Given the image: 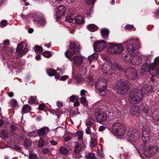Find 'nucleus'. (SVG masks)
Masks as SVG:
<instances>
[{"label": "nucleus", "mask_w": 159, "mask_h": 159, "mask_svg": "<svg viewBox=\"0 0 159 159\" xmlns=\"http://www.w3.org/2000/svg\"><path fill=\"white\" fill-rule=\"evenodd\" d=\"M30 106L28 104H26L22 107V113L23 114L28 112L30 111Z\"/></svg>", "instance_id": "30"}, {"label": "nucleus", "mask_w": 159, "mask_h": 159, "mask_svg": "<svg viewBox=\"0 0 159 159\" xmlns=\"http://www.w3.org/2000/svg\"><path fill=\"white\" fill-rule=\"evenodd\" d=\"M46 106V105L44 103H41L39 105L38 109L39 110H43L44 108Z\"/></svg>", "instance_id": "50"}, {"label": "nucleus", "mask_w": 159, "mask_h": 159, "mask_svg": "<svg viewBox=\"0 0 159 159\" xmlns=\"http://www.w3.org/2000/svg\"><path fill=\"white\" fill-rule=\"evenodd\" d=\"M17 102L15 99H13L12 100L11 103V105L12 107H14L17 105Z\"/></svg>", "instance_id": "48"}, {"label": "nucleus", "mask_w": 159, "mask_h": 159, "mask_svg": "<svg viewBox=\"0 0 159 159\" xmlns=\"http://www.w3.org/2000/svg\"><path fill=\"white\" fill-rule=\"evenodd\" d=\"M60 152L62 154H66L68 153L67 149L64 146H61L59 149Z\"/></svg>", "instance_id": "34"}, {"label": "nucleus", "mask_w": 159, "mask_h": 159, "mask_svg": "<svg viewBox=\"0 0 159 159\" xmlns=\"http://www.w3.org/2000/svg\"><path fill=\"white\" fill-rule=\"evenodd\" d=\"M117 112V110L115 108H112L111 110H110L109 112L110 113H112L113 114H116V112Z\"/></svg>", "instance_id": "59"}, {"label": "nucleus", "mask_w": 159, "mask_h": 159, "mask_svg": "<svg viewBox=\"0 0 159 159\" xmlns=\"http://www.w3.org/2000/svg\"><path fill=\"white\" fill-rule=\"evenodd\" d=\"M32 142L31 139L30 138H26L24 142V145L27 148L32 144Z\"/></svg>", "instance_id": "31"}, {"label": "nucleus", "mask_w": 159, "mask_h": 159, "mask_svg": "<svg viewBox=\"0 0 159 159\" xmlns=\"http://www.w3.org/2000/svg\"><path fill=\"white\" fill-rule=\"evenodd\" d=\"M7 24V20H3L0 22V25L1 27H4L6 26Z\"/></svg>", "instance_id": "51"}, {"label": "nucleus", "mask_w": 159, "mask_h": 159, "mask_svg": "<svg viewBox=\"0 0 159 159\" xmlns=\"http://www.w3.org/2000/svg\"><path fill=\"white\" fill-rule=\"evenodd\" d=\"M95 115L96 120L99 122L105 121L107 119V115L105 113L96 112Z\"/></svg>", "instance_id": "16"}, {"label": "nucleus", "mask_w": 159, "mask_h": 159, "mask_svg": "<svg viewBox=\"0 0 159 159\" xmlns=\"http://www.w3.org/2000/svg\"><path fill=\"white\" fill-rule=\"evenodd\" d=\"M105 127L104 126H101L99 128L98 130L101 132L105 130Z\"/></svg>", "instance_id": "60"}, {"label": "nucleus", "mask_w": 159, "mask_h": 159, "mask_svg": "<svg viewBox=\"0 0 159 159\" xmlns=\"http://www.w3.org/2000/svg\"><path fill=\"white\" fill-rule=\"evenodd\" d=\"M47 131H49L48 127L42 128L38 131L37 134L39 136H43L45 134Z\"/></svg>", "instance_id": "25"}, {"label": "nucleus", "mask_w": 159, "mask_h": 159, "mask_svg": "<svg viewBox=\"0 0 159 159\" xmlns=\"http://www.w3.org/2000/svg\"><path fill=\"white\" fill-rule=\"evenodd\" d=\"M140 94V93L138 92L137 89H132V91L130 92V103L133 104L139 103L142 98Z\"/></svg>", "instance_id": "5"}, {"label": "nucleus", "mask_w": 159, "mask_h": 159, "mask_svg": "<svg viewBox=\"0 0 159 159\" xmlns=\"http://www.w3.org/2000/svg\"><path fill=\"white\" fill-rule=\"evenodd\" d=\"M66 21H67L68 22L71 23L73 22V20H74L72 19L71 17H67L66 18Z\"/></svg>", "instance_id": "54"}, {"label": "nucleus", "mask_w": 159, "mask_h": 159, "mask_svg": "<svg viewBox=\"0 0 159 159\" xmlns=\"http://www.w3.org/2000/svg\"><path fill=\"white\" fill-rule=\"evenodd\" d=\"M23 48V45L22 43H19L17 46L16 51L19 52L20 54H25L26 53V52H23L22 51Z\"/></svg>", "instance_id": "32"}, {"label": "nucleus", "mask_w": 159, "mask_h": 159, "mask_svg": "<svg viewBox=\"0 0 159 159\" xmlns=\"http://www.w3.org/2000/svg\"><path fill=\"white\" fill-rule=\"evenodd\" d=\"M140 111V107L138 105H134L130 109V112L133 116H138Z\"/></svg>", "instance_id": "18"}, {"label": "nucleus", "mask_w": 159, "mask_h": 159, "mask_svg": "<svg viewBox=\"0 0 159 159\" xmlns=\"http://www.w3.org/2000/svg\"><path fill=\"white\" fill-rule=\"evenodd\" d=\"M80 102L82 104L85 106H87L88 105L87 100L85 97H81L80 99Z\"/></svg>", "instance_id": "36"}, {"label": "nucleus", "mask_w": 159, "mask_h": 159, "mask_svg": "<svg viewBox=\"0 0 159 159\" xmlns=\"http://www.w3.org/2000/svg\"><path fill=\"white\" fill-rule=\"evenodd\" d=\"M130 63L134 65H138L141 63L142 61L141 57L137 55H132L130 54Z\"/></svg>", "instance_id": "14"}, {"label": "nucleus", "mask_w": 159, "mask_h": 159, "mask_svg": "<svg viewBox=\"0 0 159 159\" xmlns=\"http://www.w3.org/2000/svg\"><path fill=\"white\" fill-rule=\"evenodd\" d=\"M140 132L138 130L130 129V143L134 146H135V143L134 142H136L140 137Z\"/></svg>", "instance_id": "8"}, {"label": "nucleus", "mask_w": 159, "mask_h": 159, "mask_svg": "<svg viewBox=\"0 0 159 159\" xmlns=\"http://www.w3.org/2000/svg\"><path fill=\"white\" fill-rule=\"evenodd\" d=\"M33 21L41 25H44L45 23V20L42 15H34L33 16Z\"/></svg>", "instance_id": "13"}, {"label": "nucleus", "mask_w": 159, "mask_h": 159, "mask_svg": "<svg viewBox=\"0 0 159 159\" xmlns=\"http://www.w3.org/2000/svg\"><path fill=\"white\" fill-rule=\"evenodd\" d=\"M73 60L74 65L78 66L82 63L83 59L79 55H76L73 58Z\"/></svg>", "instance_id": "20"}, {"label": "nucleus", "mask_w": 159, "mask_h": 159, "mask_svg": "<svg viewBox=\"0 0 159 159\" xmlns=\"http://www.w3.org/2000/svg\"><path fill=\"white\" fill-rule=\"evenodd\" d=\"M136 28L134 27L133 25H130V30L134 31L136 30Z\"/></svg>", "instance_id": "62"}, {"label": "nucleus", "mask_w": 159, "mask_h": 159, "mask_svg": "<svg viewBox=\"0 0 159 159\" xmlns=\"http://www.w3.org/2000/svg\"><path fill=\"white\" fill-rule=\"evenodd\" d=\"M97 143L96 141H92L91 144L90 146L91 148H93L95 147L97 145Z\"/></svg>", "instance_id": "58"}, {"label": "nucleus", "mask_w": 159, "mask_h": 159, "mask_svg": "<svg viewBox=\"0 0 159 159\" xmlns=\"http://www.w3.org/2000/svg\"><path fill=\"white\" fill-rule=\"evenodd\" d=\"M46 72L48 75L50 76H54L57 74L56 70L52 68L47 69Z\"/></svg>", "instance_id": "27"}, {"label": "nucleus", "mask_w": 159, "mask_h": 159, "mask_svg": "<svg viewBox=\"0 0 159 159\" xmlns=\"http://www.w3.org/2000/svg\"><path fill=\"white\" fill-rule=\"evenodd\" d=\"M85 157L87 159H95V157L94 154L90 152L88 155H86Z\"/></svg>", "instance_id": "40"}, {"label": "nucleus", "mask_w": 159, "mask_h": 159, "mask_svg": "<svg viewBox=\"0 0 159 159\" xmlns=\"http://www.w3.org/2000/svg\"><path fill=\"white\" fill-rule=\"evenodd\" d=\"M45 141L44 140L40 138V140L39 141V143L38 144V147L39 148H42L43 147Z\"/></svg>", "instance_id": "38"}, {"label": "nucleus", "mask_w": 159, "mask_h": 159, "mask_svg": "<svg viewBox=\"0 0 159 159\" xmlns=\"http://www.w3.org/2000/svg\"><path fill=\"white\" fill-rule=\"evenodd\" d=\"M42 153L44 154H46L49 153V151L48 148H43L42 150Z\"/></svg>", "instance_id": "53"}, {"label": "nucleus", "mask_w": 159, "mask_h": 159, "mask_svg": "<svg viewBox=\"0 0 159 159\" xmlns=\"http://www.w3.org/2000/svg\"><path fill=\"white\" fill-rule=\"evenodd\" d=\"M80 50V44L77 42H74L71 43L69 46V49L65 53V56L71 60L72 56L78 53Z\"/></svg>", "instance_id": "2"}, {"label": "nucleus", "mask_w": 159, "mask_h": 159, "mask_svg": "<svg viewBox=\"0 0 159 159\" xmlns=\"http://www.w3.org/2000/svg\"><path fill=\"white\" fill-rule=\"evenodd\" d=\"M68 78V76L67 75L62 76L61 77V80L62 81H65Z\"/></svg>", "instance_id": "56"}, {"label": "nucleus", "mask_w": 159, "mask_h": 159, "mask_svg": "<svg viewBox=\"0 0 159 159\" xmlns=\"http://www.w3.org/2000/svg\"><path fill=\"white\" fill-rule=\"evenodd\" d=\"M116 86V92L119 94H123L125 93L127 89H129L127 81L121 80L117 82Z\"/></svg>", "instance_id": "3"}, {"label": "nucleus", "mask_w": 159, "mask_h": 159, "mask_svg": "<svg viewBox=\"0 0 159 159\" xmlns=\"http://www.w3.org/2000/svg\"><path fill=\"white\" fill-rule=\"evenodd\" d=\"M34 48L35 52L36 53L37 52H42L43 51V48L39 45H36Z\"/></svg>", "instance_id": "37"}, {"label": "nucleus", "mask_w": 159, "mask_h": 159, "mask_svg": "<svg viewBox=\"0 0 159 159\" xmlns=\"http://www.w3.org/2000/svg\"><path fill=\"white\" fill-rule=\"evenodd\" d=\"M114 66V67L119 71H121L123 69L122 67L117 63H115Z\"/></svg>", "instance_id": "47"}, {"label": "nucleus", "mask_w": 159, "mask_h": 159, "mask_svg": "<svg viewBox=\"0 0 159 159\" xmlns=\"http://www.w3.org/2000/svg\"><path fill=\"white\" fill-rule=\"evenodd\" d=\"M103 69L106 72L107 74L111 75L114 70L115 68L112 67V64L110 61L107 62L103 66Z\"/></svg>", "instance_id": "12"}, {"label": "nucleus", "mask_w": 159, "mask_h": 159, "mask_svg": "<svg viewBox=\"0 0 159 159\" xmlns=\"http://www.w3.org/2000/svg\"><path fill=\"white\" fill-rule=\"evenodd\" d=\"M13 148L16 151H20L21 150V147L15 145L13 146Z\"/></svg>", "instance_id": "52"}, {"label": "nucleus", "mask_w": 159, "mask_h": 159, "mask_svg": "<svg viewBox=\"0 0 159 159\" xmlns=\"http://www.w3.org/2000/svg\"><path fill=\"white\" fill-rule=\"evenodd\" d=\"M137 89L138 92L139 93H140V95L142 98H143L145 95H148V92L146 85H144L140 90L138 89Z\"/></svg>", "instance_id": "22"}, {"label": "nucleus", "mask_w": 159, "mask_h": 159, "mask_svg": "<svg viewBox=\"0 0 159 159\" xmlns=\"http://www.w3.org/2000/svg\"><path fill=\"white\" fill-rule=\"evenodd\" d=\"M152 117L154 120L159 121V111L158 110L155 109L154 110L152 113Z\"/></svg>", "instance_id": "24"}, {"label": "nucleus", "mask_w": 159, "mask_h": 159, "mask_svg": "<svg viewBox=\"0 0 159 159\" xmlns=\"http://www.w3.org/2000/svg\"><path fill=\"white\" fill-rule=\"evenodd\" d=\"M75 22L78 25L81 24L85 22L82 16H77L74 19Z\"/></svg>", "instance_id": "26"}, {"label": "nucleus", "mask_w": 159, "mask_h": 159, "mask_svg": "<svg viewBox=\"0 0 159 159\" xmlns=\"http://www.w3.org/2000/svg\"><path fill=\"white\" fill-rule=\"evenodd\" d=\"M17 127L14 125H11V132L12 133L14 132L17 129Z\"/></svg>", "instance_id": "49"}, {"label": "nucleus", "mask_w": 159, "mask_h": 159, "mask_svg": "<svg viewBox=\"0 0 159 159\" xmlns=\"http://www.w3.org/2000/svg\"><path fill=\"white\" fill-rule=\"evenodd\" d=\"M86 133L87 134H91V132L90 131V128L89 127H87L85 131Z\"/></svg>", "instance_id": "57"}, {"label": "nucleus", "mask_w": 159, "mask_h": 159, "mask_svg": "<svg viewBox=\"0 0 159 159\" xmlns=\"http://www.w3.org/2000/svg\"><path fill=\"white\" fill-rule=\"evenodd\" d=\"M106 45V42L104 40H102L94 43L93 44V47L95 51L100 52L103 50Z\"/></svg>", "instance_id": "11"}, {"label": "nucleus", "mask_w": 159, "mask_h": 159, "mask_svg": "<svg viewBox=\"0 0 159 159\" xmlns=\"http://www.w3.org/2000/svg\"><path fill=\"white\" fill-rule=\"evenodd\" d=\"M82 150V146L80 144H76L74 148V152L75 154H79Z\"/></svg>", "instance_id": "28"}, {"label": "nucleus", "mask_w": 159, "mask_h": 159, "mask_svg": "<svg viewBox=\"0 0 159 159\" xmlns=\"http://www.w3.org/2000/svg\"><path fill=\"white\" fill-rule=\"evenodd\" d=\"M95 1L96 0H86V2L88 4L90 5L94 3Z\"/></svg>", "instance_id": "55"}, {"label": "nucleus", "mask_w": 159, "mask_h": 159, "mask_svg": "<svg viewBox=\"0 0 159 159\" xmlns=\"http://www.w3.org/2000/svg\"><path fill=\"white\" fill-rule=\"evenodd\" d=\"M56 10V19L61 20L62 16H64L65 14V9L64 6L61 5L57 7Z\"/></svg>", "instance_id": "15"}, {"label": "nucleus", "mask_w": 159, "mask_h": 159, "mask_svg": "<svg viewBox=\"0 0 159 159\" xmlns=\"http://www.w3.org/2000/svg\"><path fill=\"white\" fill-rule=\"evenodd\" d=\"M98 85L100 88H98L99 92V95L101 96H104L106 93L105 90L107 87V83L106 80L104 79H98L96 83V86Z\"/></svg>", "instance_id": "7"}, {"label": "nucleus", "mask_w": 159, "mask_h": 159, "mask_svg": "<svg viewBox=\"0 0 159 159\" xmlns=\"http://www.w3.org/2000/svg\"><path fill=\"white\" fill-rule=\"evenodd\" d=\"M1 134L3 137V139H7L8 138V134L5 130L2 132Z\"/></svg>", "instance_id": "44"}, {"label": "nucleus", "mask_w": 159, "mask_h": 159, "mask_svg": "<svg viewBox=\"0 0 159 159\" xmlns=\"http://www.w3.org/2000/svg\"><path fill=\"white\" fill-rule=\"evenodd\" d=\"M156 67V65L150 66L148 63H145L141 67V69L144 71H147L148 70H154Z\"/></svg>", "instance_id": "19"}, {"label": "nucleus", "mask_w": 159, "mask_h": 159, "mask_svg": "<svg viewBox=\"0 0 159 159\" xmlns=\"http://www.w3.org/2000/svg\"><path fill=\"white\" fill-rule=\"evenodd\" d=\"M80 105V103L79 102L77 101L76 102H75L74 103V105L75 107H77L79 106Z\"/></svg>", "instance_id": "63"}, {"label": "nucleus", "mask_w": 159, "mask_h": 159, "mask_svg": "<svg viewBox=\"0 0 159 159\" xmlns=\"http://www.w3.org/2000/svg\"><path fill=\"white\" fill-rule=\"evenodd\" d=\"M123 44L124 47H125L127 51L129 52V41L127 40L126 42H124Z\"/></svg>", "instance_id": "43"}, {"label": "nucleus", "mask_w": 159, "mask_h": 159, "mask_svg": "<svg viewBox=\"0 0 159 159\" xmlns=\"http://www.w3.org/2000/svg\"><path fill=\"white\" fill-rule=\"evenodd\" d=\"M108 45V50L109 52L111 54H119L121 53L123 50V47L121 44L117 45L115 43H109Z\"/></svg>", "instance_id": "6"}, {"label": "nucleus", "mask_w": 159, "mask_h": 159, "mask_svg": "<svg viewBox=\"0 0 159 159\" xmlns=\"http://www.w3.org/2000/svg\"><path fill=\"white\" fill-rule=\"evenodd\" d=\"M85 124L87 127H89L90 128L93 126L94 124L92 121H90L89 120H86Z\"/></svg>", "instance_id": "39"}, {"label": "nucleus", "mask_w": 159, "mask_h": 159, "mask_svg": "<svg viewBox=\"0 0 159 159\" xmlns=\"http://www.w3.org/2000/svg\"><path fill=\"white\" fill-rule=\"evenodd\" d=\"M3 44L5 45H8L10 44V41L8 40H6L3 42Z\"/></svg>", "instance_id": "61"}, {"label": "nucleus", "mask_w": 159, "mask_h": 159, "mask_svg": "<svg viewBox=\"0 0 159 159\" xmlns=\"http://www.w3.org/2000/svg\"><path fill=\"white\" fill-rule=\"evenodd\" d=\"M88 29L90 31L94 32L98 30V27L94 24L89 25L87 27Z\"/></svg>", "instance_id": "29"}, {"label": "nucleus", "mask_w": 159, "mask_h": 159, "mask_svg": "<svg viewBox=\"0 0 159 159\" xmlns=\"http://www.w3.org/2000/svg\"><path fill=\"white\" fill-rule=\"evenodd\" d=\"M78 99V96L73 95L69 98V100L70 102H73L75 100H77Z\"/></svg>", "instance_id": "45"}, {"label": "nucleus", "mask_w": 159, "mask_h": 159, "mask_svg": "<svg viewBox=\"0 0 159 159\" xmlns=\"http://www.w3.org/2000/svg\"><path fill=\"white\" fill-rule=\"evenodd\" d=\"M138 76L136 70L134 68L130 67V80H135L137 78Z\"/></svg>", "instance_id": "21"}, {"label": "nucleus", "mask_w": 159, "mask_h": 159, "mask_svg": "<svg viewBox=\"0 0 159 159\" xmlns=\"http://www.w3.org/2000/svg\"><path fill=\"white\" fill-rule=\"evenodd\" d=\"M72 75L73 80L75 81H76L77 83L81 84L83 82L84 79L80 74L75 72L74 71H73Z\"/></svg>", "instance_id": "17"}, {"label": "nucleus", "mask_w": 159, "mask_h": 159, "mask_svg": "<svg viewBox=\"0 0 159 159\" xmlns=\"http://www.w3.org/2000/svg\"><path fill=\"white\" fill-rule=\"evenodd\" d=\"M146 88H147V90L148 91V93H150L152 92L153 90V87L152 85H145Z\"/></svg>", "instance_id": "42"}, {"label": "nucleus", "mask_w": 159, "mask_h": 159, "mask_svg": "<svg viewBox=\"0 0 159 159\" xmlns=\"http://www.w3.org/2000/svg\"><path fill=\"white\" fill-rule=\"evenodd\" d=\"M43 56L45 57L49 58L52 56L51 52L49 51H46L43 53Z\"/></svg>", "instance_id": "41"}, {"label": "nucleus", "mask_w": 159, "mask_h": 159, "mask_svg": "<svg viewBox=\"0 0 159 159\" xmlns=\"http://www.w3.org/2000/svg\"><path fill=\"white\" fill-rule=\"evenodd\" d=\"M36 96H31L29 98L28 102L30 104H32L33 103H35L36 102H38L36 101Z\"/></svg>", "instance_id": "35"}, {"label": "nucleus", "mask_w": 159, "mask_h": 159, "mask_svg": "<svg viewBox=\"0 0 159 159\" xmlns=\"http://www.w3.org/2000/svg\"><path fill=\"white\" fill-rule=\"evenodd\" d=\"M139 42L138 39H130V53L136 54L138 52L139 46L137 43Z\"/></svg>", "instance_id": "9"}, {"label": "nucleus", "mask_w": 159, "mask_h": 159, "mask_svg": "<svg viewBox=\"0 0 159 159\" xmlns=\"http://www.w3.org/2000/svg\"><path fill=\"white\" fill-rule=\"evenodd\" d=\"M37 155L33 153L29 154V159H38Z\"/></svg>", "instance_id": "46"}, {"label": "nucleus", "mask_w": 159, "mask_h": 159, "mask_svg": "<svg viewBox=\"0 0 159 159\" xmlns=\"http://www.w3.org/2000/svg\"><path fill=\"white\" fill-rule=\"evenodd\" d=\"M50 143L51 144L53 145H56L57 143V142L55 141L54 140L51 141Z\"/></svg>", "instance_id": "64"}, {"label": "nucleus", "mask_w": 159, "mask_h": 159, "mask_svg": "<svg viewBox=\"0 0 159 159\" xmlns=\"http://www.w3.org/2000/svg\"><path fill=\"white\" fill-rule=\"evenodd\" d=\"M101 33L103 38L107 39L108 37L109 32L107 29H102L101 31Z\"/></svg>", "instance_id": "23"}, {"label": "nucleus", "mask_w": 159, "mask_h": 159, "mask_svg": "<svg viewBox=\"0 0 159 159\" xmlns=\"http://www.w3.org/2000/svg\"><path fill=\"white\" fill-rule=\"evenodd\" d=\"M98 57V55L97 53H94L89 56L88 60H89L90 62H91L93 60H96Z\"/></svg>", "instance_id": "33"}, {"label": "nucleus", "mask_w": 159, "mask_h": 159, "mask_svg": "<svg viewBox=\"0 0 159 159\" xmlns=\"http://www.w3.org/2000/svg\"><path fill=\"white\" fill-rule=\"evenodd\" d=\"M142 139L143 145L145 146L151 138L150 131L149 128L146 125H143L142 127Z\"/></svg>", "instance_id": "4"}, {"label": "nucleus", "mask_w": 159, "mask_h": 159, "mask_svg": "<svg viewBox=\"0 0 159 159\" xmlns=\"http://www.w3.org/2000/svg\"><path fill=\"white\" fill-rule=\"evenodd\" d=\"M120 121V120L117 118L113 119L111 129L113 133L116 135L122 136L125 133L126 128Z\"/></svg>", "instance_id": "1"}, {"label": "nucleus", "mask_w": 159, "mask_h": 159, "mask_svg": "<svg viewBox=\"0 0 159 159\" xmlns=\"http://www.w3.org/2000/svg\"><path fill=\"white\" fill-rule=\"evenodd\" d=\"M157 151V148L156 146H149L148 149H146L145 147H144L143 154L146 157H150L156 153Z\"/></svg>", "instance_id": "10"}]
</instances>
